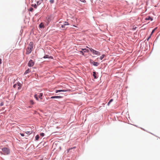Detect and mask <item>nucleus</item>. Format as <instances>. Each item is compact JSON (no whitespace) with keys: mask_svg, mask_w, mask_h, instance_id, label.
Wrapping results in <instances>:
<instances>
[{"mask_svg":"<svg viewBox=\"0 0 160 160\" xmlns=\"http://www.w3.org/2000/svg\"><path fill=\"white\" fill-rule=\"evenodd\" d=\"M2 152V153L1 152L2 154H3L5 155H7L9 154L10 153V149L8 148L4 147L1 149Z\"/></svg>","mask_w":160,"mask_h":160,"instance_id":"nucleus-1","label":"nucleus"},{"mask_svg":"<svg viewBox=\"0 0 160 160\" xmlns=\"http://www.w3.org/2000/svg\"><path fill=\"white\" fill-rule=\"evenodd\" d=\"M87 48H88L90 51L93 53L94 54L98 56H99L100 55V53L99 52L97 51L92 49V48H89L88 47H87Z\"/></svg>","mask_w":160,"mask_h":160,"instance_id":"nucleus-2","label":"nucleus"},{"mask_svg":"<svg viewBox=\"0 0 160 160\" xmlns=\"http://www.w3.org/2000/svg\"><path fill=\"white\" fill-rule=\"evenodd\" d=\"M51 17V15H48L47 17L46 22L47 23V25H48L52 21Z\"/></svg>","mask_w":160,"mask_h":160,"instance_id":"nucleus-3","label":"nucleus"},{"mask_svg":"<svg viewBox=\"0 0 160 160\" xmlns=\"http://www.w3.org/2000/svg\"><path fill=\"white\" fill-rule=\"evenodd\" d=\"M90 62L91 64H93V66L96 67L98 66L99 64V63L98 62H95L91 59L90 60Z\"/></svg>","mask_w":160,"mask_h":160,"instance_id":"nucleus-4","label":"nucleus"},{"mask_svg":"<svg viewBox=\"0 0 160 160\" xmlns=\"http://www.w3.org/2000/svg\"><path fill=\"white\" fill-rule=\"evenodd\" d=\"M34 61L30 59L28 63V66L29 67H32L34 65Z\"/></svg>","mask_w":160,"mask_h":160,"instance_id":"nucleus-5","label":"nucleus"},{"mask_svg":"<svg viewBox=\"0 0 160 160\" xmlns=\"http://www.w3.org/2000/svg\"><path fill=\"white\" fill-rule=\"evenodd\" d=\"M32 48H30L29 47H28L26 49V54H29L30 53H31V52L32 51Z\"/></svg>","mask_w":160,"mask_h":160,"instance_id":"nucleus-6","label":"nucleus"},{"mask_svg":"<svg viewBox=\"0 0 160 160\" xmlns=\"http://www.w3.org/2000/svg\"><path fill=\"white\" fill-rule=\"evenodd\" d=\"M68 89H60V90H56V91H55V92L56 93H58L59 92H67V91H68Z\"/></svg>","mask_w":160,"mask_h":160,"instance_id":"nucleus-7","label":"nucleus"},{"mask_svg":"<svg viewBox=\"0 0 160 160\" xmlns=\"http://www.w3.org/2000/svg\"><path fill=\"white\" fill-rule=\"evenodd\" d=\"M69 25V24L68 23V22H64V23L62 25L61 27L62 28H65V26L68 25Z\"/></svg>","mask_w":160,"mask_h":160,"instance_id":"nucleus-8","label":"nucleus"},{"mask_svg":"<svg viewBox=\"0 0 160 160\" xmlns=\"http://www.w3.org/2000/svg\"><path fill=\"white\" fill-rule=\"evenodd\" d=\"M63 97L60 96H52L50 98L51 99H58L62 98Z\"/></svg>","mask_w":160,"mask_h":160,"instance_id":"nucleus-9","label":"nucleus"},{"mask_svg":"<svg viewBox=\"0 0 160 160\" xmlns=\"http://www.w3.org/2000/svg\"><path fill=\"white\" fill-rule=\"evenodd\" d=\"M44 58H53V57L52 56H49L48 55H45V56L43 57Z\"/></svg>","mask_w":160,"mask_h":160,"instance_id":"nucleus-10","label":"nucleus"},{"mask_svg":"<svg viewBox=\"0 0 160 160\" xmlns=\"http://www.w3.org/2000/svg\"><path fill=\"white\" fill-rule=\"evenodd\" d=\"M145 20H150L151 21H152L153 20V19L152 18H151L150 16H148L147 17L145 18Z\"/></svg>","mask_w":160,"mask_h":160,"instance_id":"nucleus-11","label":"nucleus"},{"mask_svg":"<svg viewBox=\"0 0 160 160\" xmlns=\"http://www.w3.org/2000/svg\"><path fill=\"white\" fill-rule=\"evenodd\" d=\"M93 76L95 79H97L98 77L95 72H93Z\"/></svg>","mask_w":160,"mask_h":160,"instance_id":"nucleus-12","label":"nucleus"},{"mask_svg":"<svg viewBox=\"0 0 160 160\" xmlns=\"http://www.w3.org/2000/svg\"><path fill=\"white\" fill-rule=\"evenodd\" d=\"M81 49L84 52H88L89 51V50L86 48H81Z\"/></svg>","mask_w":160,"mask_h":160,"instance_id":"nucleus-13","label":"nucleus"},{"mask_svg":"<svg viewBox=\"0 0 160 160\" xmlns=\"http://www.w3.org/2000/svg\"><path fill=\"white\" fill-rule=\"evenodd\" d=\"M39 27L41 28H44V26L42 22H41L39 24Z\"/></svg>","mask_w":160,"mask_h":160,"instance_id":"nucleus-14","label":"nucleus"},{"mask_svg":"<svg viewBox=\"0 0 160 160\" xmlns=\"http://www.w3.org/2000/svg\"><path fill=\"white\" fill-rule=\"evenodd\" d=\"M43 0H39V1H37V5L38 6L40 5L42 2Z\"/></svg>","mask_w":160,"mask_h":160,"instance_id":"nucleus-15","label":"nucleus"},{"mask_svg":"<svg viewBox=\"0 0 160 160\" xmlns=\"http://www.w3.org/2000/svg\"><path fill=\"white\" fill-rule=\"evenodd\" d=\"M29 46H30V48H33V42H30L29 44Z\"/></svg>","mask_w":160,"mask_h":160,"instance_id":"nucleus-16","label":"nucleus"},{"mask_svg":"<svg viewBox=\"0 0 160 160\" xmlns=\"http://www.w3.org/2000/svg\"><path fill=\"white\" fill-rule=\"evenodd\" d=\"M30 72V70L29 69H27L24 73V74H26L28 73H29Z\"/></svg>","mask_w":160,"mask_h":160,"instance_id":"nucleus-17","label":"nucleus"},{"mask_svg":"<svg viewBox=\"0 0 160 160\" xmlns=\"http://www.w3.org/2000/svg\"><path fill=\"white\" fill-rule=\"evenodd\" d=\"M43 95V94L42 93H39V98L41 99H42V96Z\"/></svg>","mask_w":160,"mask_h":160,"instance_id":"nucleus-18","label":"nucleus"},{"mask_svg":"<svg viewBox=\"0 0 160 160\" xmlns=\"http://www.w3.org/2000/svg\"><path fill=\"white\" fill-rule=\"evenodd\" d=\"M158 27H157L152 30V32L151 33V36L154 33L155 30Z\"/></svg>","mask_w":160,"mask_h":160,"instance_id":"nucleus-19","label":"nucleus"},{"mask_svg":"<svg viewBox=\"0 0 160 160\" xmlns=\"http://www.w3.org/2000/svg\"><path fill=\"white\" fill-rule=\"evenodd\" d=\"M105 56V54H102L100 58H99L100 60H102L103 58H104V57Z\"/></svg>","mask_w":160,"mask_h":160,"instance_id":"nucleus-20","label":"nucleus"},{"mask_svg":"<svg viewBox=\"0 0 160 160\" xmlns=\"http://www.w3.org/2000/svg\"><path fill=\"white\" fill-rule=\"evenodd\" d=\"M39 135H37L35 136V140H36L37 141L39 139Z\"/></svg>","mask_w":160,"mask_h":160,"instance_id":"nucleus-21","label":"nucleus"},{"mask_svg":"<svg viewBox=\"0 0 160 160\" xmlns=\"http://www.w3.org/2000/svg\"><path fill=\"white\" fill-rule=\"evenodd\" d=\"M113 101V99H111L108 103V105L109 106L110 103Z\"/></svg>","mask_w":160,"mask_h":160,"instance_id":"nucleus-22","label":"nucleus"},{"mask_svg":"<svg viewBox=\"0 0 160 160\" xmlns=\"http://www.w3.org/2000/svg\"><path fill=\"white\" fill-rule=\"evenodd\" d=\"M79 52L80 53H81L83 56H85V55L84 54V52L83 51H82V50H81V51H80Z\"/></svg>","mask_w":160,"mask_h":160,"instance_id":"nucleus-23","label":"nucleus"},{"mask_svg":"<svg viewBox=\"0 0 160 160\" xmlns=\"http://www.w3.org/2000/svg\"><path fill=\"white\" fill-rule=\"evenodd\" d=\"M30 103L31 105H33L34 104V102L32 100H30Z\"/></svg>","mask_w":160,"mask_h":160,"instance_id":"nucleus-24","label":"nucleus"},{"mask_svg":"<svg viewBox=\"0 0 160 160\" xmlns=\"http://www.w3.org/2000/svg\"><path fill=\"white\" fill-rule=\"evenodd\" d=\"M32 133V131H27L26 132V133L27 134H30Z\"/></svg>","mask_w":160,"mask_h":160,"instance_id":"nucleus-25","label":"nucleus"},{"mask_svg":"<svg viewBox=\"0 0 160 160\" xmlns=\"http://www.w3.org/2000/svg\"><path fill=\"white\" fill-rule=\"evenodd\" d=\"M34 97L36 98L37 100L38 101L39 100L38 98L37 97V94H35L34 95Z\"/></svg>","mask_w":160,"mask_h":160,"instance_id":"nucleus-26","label":"nucleus"},{"mask_svg":"<svg viewBox=\"0 0 160 160\" xmlns=\"http://www.w3.org/2000/svg\"><path fill=\"white\" fill-rule=\"evenodd\" d=\"M17 85H18L19 87H21L22 86V84L19 82H18L17 84Z\"/></svg>","mask_w":160,"mask_h":160,"instance_id":"nucleus-27","label":"nucleus"},{"mask_svg":"<svg viewBox=\"0 0 160 160\" xmlns=\"http://www.w3.org/2000/svg\"><path fill=\"white\" fill-rule=\"evenodd\" d=\"M37 5L36 4H32V6L34 8H37Z\"/></svg>","mask_w":160,"mask_h":160,"instance_id":"nucleus-28","label":"nucleus"},{"mask_svg":"<svg viewBox=\"0 0 160 160\" xmlns=\"http://www.w3.org/2000/svg\"><path fill=\"white\" fill-rule=\"evenodd\" d=\"M40 135L41 136L43 137L44 136L45 134L43 132H42L40 133Z\"/></svg>","mask_w":160,"mask_h":160,"instance_id":"nucleus-29","label":"nucleus"},{"mask_svg":"<svg viewBox=\"0 0 160 160\" xmlns=\"http://www.w3.org/2000/svg\"><path fill=\"white\" fill-rule=\"evenodd\" d=\"M33 10V9L31 7L29 9V11L30 12H32Z\"/></svg>","mask_w":160,"mask_h":160,"instance_id":"nucleus-30","label":"nucleus"},{"mask_svg":"<svg viewBox=\"0 0 160 160\" xmlns=\"http://www.w3.org/2000/svg\"><path fill=\"white\" fill-rule=\"evenodd\" d=\"M51 3H53L54 2V0H50L49 1Z\"/></svg>","mask_w":160,"mask_h":160,"instance_id":"nucleus-31","label":"nucleus"},{"mask_svg":"<svg viewBox=\"0 0 160 160\" xmlns=\"http://www.w3.org/2000/svg\"><path fill=\"white\" fill-rule=\"evenodd\" d=\"M3 105H4L3 103L2 102L0 104V106H3Z\"/></svg>","mask_w":160,"mask_h":160,"instance_id":"nucleus-32","label":"nucleus"},{"mask_svg":"<svg viewBox=\"0 0 160 160\" xmlns=\"http://www.w3.org/2000/svg\"><path fill=\"white\" fill-rule=\"evenodd\" d=\"M151 35H150V36L147 39V41H148L149 40V39L151 38Z\"/></svg>","mask_w":160,"mask_h":160,"instance_id":"nucleus-33","label":"nucleus"},{"mask_svg":"<svg viewBox=\"0 0 160 160\" xmlns=\"http://www.w3.org/2000/svg\"><path fill=\"white\" fill-rule=\"evenodd\" d=\"M16 86H17V84H15L13 85V87L14 88H15L16 87Z\"/></svg>","mask_w":160,"mask_h":160,"instance_id":"nucleus-34","label":"nucleus"},{"mask_svg":"<svg viewBox=\"0 0 160 160\" xmlns=\"http://www.w3.org/2000/svg\"><path fill=\"white\" fill-rule=\"evenodd\" d=\"M20 135H21V136H22V137H23L24 136V133H20Z\"/></svg>","mask_w":160,"mask_h":160,"instance_id":"nucleus-35","label":"nucleus"},{"mask_svg":"<svg viewBox=\"0 0 160 160\" xmlns=\"http://www.w3.org/2000/svg\"><path fill=\"white\" fill-rule=\"evenodd\" d=\"M79 0L82 2H85V0Z\"/></svg>","mask_w":160,"mask_h":160,"instance_id":"nucleus-36","label":"nucleus"},{"mask_svg":"<svg viewBox=\"0 0 160 160\" xmlns=\"http://www.w3.org/2000/svg\"><path fill=\"white\" fill-rule=\"evenodd\" d=\"M2 59L0 58V64H2Z\"/></svg>","mask_w":160,"mask_h":160,"instance_id":"nucleus-37","label":"nucleus"},{"mask_svg":"<svg viewBox=\"0 0 160 160\" xmlns=\"http://www.w3.org/2000/svg\"><path fill=\"white\" fill-rule=\"evenodd\" d=\"M21 87H19L18 88V90H19L21 89Z\"/></svg>","mask_w":160,"mask_h":160,"instance_id":"nucleus-38","label":"nucleus"},{"mask_svg":"<svg viewBox=\"0 0 160 160\" xmlns=\"http://www.w3.org/2000/svg\"><path fill=\"white\" fill-rule=\"evenodd\" d=\"M32 106H28V108H32Z\"/></svg>","mask_w":160,"mask_h":160,"instance_id":"nucleus-39","label":"nucleus"},{"mask_svg":"<svg viewBox=\"0 0 160 160\" xmlns=\"http://www.w3.org/2000/svg\"><path fill=\"white\" fill-rule=\"evenodd\" d=\"M72 149V148H71L70 149H69L68 150V152H69V151L70 150V149Z\"/></svg>","mask_w":160,"mask_h":160,"instance_id":"nucleus-40","label":"nucleus"},{"mask_svg":"<svg viewBox=\"0 0 160 160\" xmlns=\"http://www.w3.org/2000/svg\"><path fill=\"white\" fill-rule=\"evenodd\" d=\"M39 160H42V159H40Z\"/></svg>","mask_w":160,"mask_h":160,"instance_id":"nucleus-41","label":"nucleus"},{"mask_svg":"<svg viewBox=\"0 0 160 160\" xmlns=\"http://www.w3.org/2000/svg\"><path fill=\"white\" fill-rule=\"evenodd\" d=\"M156 40L155 41H154V42H155Z\"/></svg>","mask_w":160,"mask_h":160,"instance_id":"nucleus-42","label":"nucleus"},{"mask_svg":"<svg viewBox=\"0 0 160 160\" xmlns=\"http://www.w3.org/2000/svg\"><path fill=\"white\" fill-rule=\"evenodd\" d=\"M93 57H94L95 56H92Z\"/></svg>","mask_w":160,"mask_h":160,"instance_id":"nucleus-43","label":"nucleus"}]
</instances>
